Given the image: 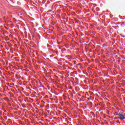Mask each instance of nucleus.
Here are the masks:
<instances>
[{"instance_id":"f257e3e1","label":"nucleus","mask_w":125,"mask_h":125,"mask_svg":"<svg viewBox=\"0 0 125 125\" xmlns=\"http://www.w3.org/2000/svg\"><path fill=\"white\" fill-rule=\"evenodd\" d=\"M118 119L120 120H121V121H123V120H125V113H124L122 112L120 114L119 117H118Z\"/></svg>"},{"instance_id":"f03ea898","label":"nucleus","mask_w":125,"mask_h":125,"mask_svg":"<svg viewBox=\"0 0 125 125\" xmlns=\"http://www.w3.org/2000/svg\"><path fill=\"white\" fill-rule=\"evenodd\" d=\"M120 113H116V114H115V116H118V117H119L120 116Z\"/></svg>"},{"instance_id":"7ed1b4c3","label":"nucleus","mask_w":125,"mask_h":125,"mask_svg":"<svg viewBox=\"0 0 125 125\" xmlns=\"http://www.w3.org/2000/svg\"><path fill=\"white\" fill-rule=\"evenodd\" d=\"M96 10H97V11H99V8H96Z\"/></svg>"},{"instance_id":"20e7f679","label":"nucleus","mask_w":125,"mask_h":125,"mask_svg":"<svg viewBox=\"0 0 125 125\" xmlns=\"http://www.w3.org/2000/svg\"><path fill=\"white\" fill-rule=\"evenodd\" d=\"M118 123H119V121H118Z\"/></svg>"},{"instance_id":"39448f33","label":"nucleus","mask_w":125,"mask_h":125,"mask_svg":"<svg viewBox=\"0 0 125 125\" xmlns=\"http://www.w3.org/2000/svg\"><path fill=\"white\" fill-rule=\"evenodd\" d=\"M118 123H119V121H118Z\"/></svg>"}]
</instances>
